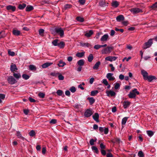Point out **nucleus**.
Wrapping results in <instances>:
<instances>
[{
  "label": "nucleus",
  "instance_id": "22",
  "mask_svg": "<svg viewBox=\"0 0 157 157\" xmlns=\"http://www.w3.org/2000/svg\"><path fill=\"white\" fill-rule=\"evenodd\" d=\"M34 9L33 6L31 5H28L26 8L25 10L27 12H29L33 10Z\"/></svg>",
  "mask_w": 157,
  "mask_h": 157
},
{
  "label": "nucleus",
  "instance_id": "1",
  "mask_svg": "<svg viewBox=\"0 0 157 157\" xmlns=\"http://www.w3.org/2000/svg\"><path fill=\"white\" fill-rule=\"evenodd\" d=\"M153 44L152 39H150L146 42L143 45L142 48L144 49H146L150 47Z\"/></svg>",
  "mask_w": 157,
  "mask_h": 157
},
{
  "label": "nucleus",
  "instance_id": "15",
  "mask_svg": "<svg viewBox=\"0 0 157 157\" xmlns=\"http://www.w3.org/2000/svg\"><path fill=\"white\" fill-rule=\"evenodd\" d=\"M53 64L52 63L47 62L42 65V67L43 68H46Z\"/></svg>",
  "mask_w": 157,
  "mask_h": 157
},
{
  "label": "nucleus",
  "instance_id": "10",
  "mask_svg": "<svg viewBox=\"0 0 157 157\" xmlns=\"http://www.w3.org/2000/svg\"><path fill=\"white\" fill-rule=\"evenodd\" d=\"M92 114V113L90 109H87L85 112L84 116L85 117H90Z\"/></svg>",
  "mask_w": 157,
  "mask_h": 157
},
{
  "label": "nucleus",
  "instance_id": "30",
  "mask_svg": "<svg viewBox=\"0 0 157 157\" xmlns=\"http://www.w3.org/2000/svg\"><path fill=\"white\" fill-rule=\"evenodd\" d=\"M128 118V117H125L122 119L121 122L122 125H124L126 124Z\"/></svg>",
  "mask_w": 157,
  "mask_h": 157
},
{
  "label": "nucleus",
  "instance_id": "41",
  "mask_svg": "<svg viewBox=\"0 0 157 157\" xmlns=\"http://www.w3.org/2000/svg\"><path fill=\"white\" fill-rule=\"evenodd\" d=\"M147 133L148 135L150 136H152L154 134L153 132L151 131H147Z\"/></svg>",
  "mask_w": 157,
  "mask_h": 157
},
{
  "label": "nucleus",
  "instance_id": "64",
  "mask_svg": "<svg viewBox=\"0 0 157 157\" xmlns=\"http://www.w3.org/2000/svg\"><path fill=\"white\" fill-rule=\"evenodd\" d=\"M119 78L121 80H123L124 78V76L122 74H120L119 76Z\"/></svg>",
  "mask_w": 157,
  "mask_h": 157
},
{
  "label": "nucleus",
  "instance_id": "27",
  "mask_svg": "<svg viewBox=\"0 0 157 157\" xmlns=\"http://www.w3.org/2000/svg\"><path fill=\"white\" fill-rule=\"evenodd\" d=\"M93 34V32L92 30H90L89 32H86L85 34V36L87 37H90Z\"/></svg>",
  "mask_w": 157,
  "mask_h": 157
},
{
  "label": "nucleus",
  "instance_id": "47",
  "mask_svg": "<svg viewBox=\"0 0 157 157\" xmlns=\"http://www.w3.org/2000/svg\"><path fill=\"white\" fill-rule=\"evenodd\" d=\"M138 155L139 157H143L144 155L142 151H139L138 153Z\"/></svg>",
  "mask_w": 157,
  "mask_h": 157
},
{
  "label": "nucleus",
  "instance_id": "38",
  "mask_svg": "<svg viewBox=\"0 0 157 157\" xmlns=\"http://www.w3.org/2000/svg\"><path fill=\"white\" fill-rule=\"evenodd\" d=\"M107 4H108V3H106L103 1H101L99 3L100 5L102 7L107 6Z\"/></svg>",
  "mask_w": 157,
  "mask_h": 157
},
{
  "label": "nucleus",
  "instance_id": "59",
  "mask_svg": "<svg viewBox=\"0 0 157 157\" xmlns=\"http://www.w3.org/2000/svg\"><path fill=\"white\" fill-rule=\"evenodd\" d=\"M120 86V84L119 83H116L115 85L114 88L115 89H117L119 88Z\"/></svg>",
  "mask_w": 157,
  "mask_h": 157
},
{
  "label": "nucleus",
  "instance_id": "20",
  "mask_svg": "<svg viewBox=\"0 0 157 157\" xmlns=\"http://www.w3.org/2000/svg\"><path fill=\"white\" fill-rule=\"evenodd\" d=\"M99 115L97 113H96L93 116V117L94 119L96 121L98 122V121Z\"/></svg>",
  "mask_w": 157,
  "mask_h": 157
},
{
  "label": "nucleus",
  "instance_id": "17",
  "mask_svg": "<svg viewBox=\"0 0 157 157\" xmlns=\"http://www.w3.org/2000/svg\"><path fill=\"white\" fill-rule=\"evenodd\" d=\"M156 78L154 76L149 75L147 76L146 80H147L149 82H151L153 80L155 79Z\"/></svg>",
  "mask_w": 157,
  "mask_h": 157
},
{
  "label": "nucleus",
  "instance_id": "35",
  "mask_svg": "<svg viewBox=\"0 0 157 157\" xmlns=\"http://www.w3.org/2000/svg\"><path fill=\"white\" fill-rule=\"evenodd\" d=\"M87 99L89 100L90 104L91 105L93 104L95 102V100L93 97L88 98Z\"/></svg>",
  "mask_w": 157,
  "mask_h": 157
},
{
  "label": "nucleus",
  "instance_id": "13",
  "mask_svg": "<svg viewBox=\"0 0 157 157\" xmlns=\"http://www.w3.org/2000/svg\"><path fill=\"white\" fill-rule=\"evenodd\" d=\"M111 142L113 143H116L117 144H119L121 142H122L121 141L120 139L117 138H115L113 139L112 140H111Z\"/></svg>",
  "mask_w": 157,
  "mask_h": 157
},
{
  "label": "nucleus",
  "instance_id": "60",
  "mask_svg": "<svg viewBox=\"0 0 157 157\" xmlns=\"http://www.w3.org/2000/svg\"><path fill=\"white\" fill-rule=\"evenodd\" d=\"M101 48V45L98 44L94 46V48L96 49H98Z\"/></svg>",
  "mask_w": 157,
  "mask_h": 157
},
{
  "label": "nucleus",
  "instance_id": "61",
  "mask_svg": "<svg viewBox=\"0 0 157 157\" xmlns=\"http://www.w3.org/2000/svg\"><path fill=\"white\" fill-rule=\"evenodd\" d=\"M5 97V95L4 94H0V98L2 99H4Z\"/></svg>",
  "mask_w": 157,
  "mask_h": 157
},
{
  "label": "nucleus",
  "instance_id": "28",
  "mask_svg": "<svg viewBox=\"0 0 157 157\" xmlns=\"http://www.w3.org/2000/svg\"><path fill=\"white\" fill-rule=\"evenodd\" d=\"M26 4L25 3L19 4L18 6V8L20 10H23L26 6Z\"/></svg>",
  "mask_w": 157,
  "mask_h": 157
},
{
  "label": "nucleus",
  "instance_id": "29",
  "mask_svg": "<svg viewBox=\"0 0 157 157\" xmlns=\"http://www.w3.org/2000/svg\"><path fill=\"white\" fill-rule=\"evenodd\" d=\"M77 63L80 66H83L84 64V61L82 59H80L78 61Z\"/></svg>",
  "mask_w": 157,
  "mask_h": 157
},
{
  "label": "nucleus",
  "instance_id": "6",
  "mask_svg": "<svg viewBox=\"0 0 157 157\" xmlns=\"http://www.w3.org/2000/svg\"><path fill=\"white\" fill-rule=\"evenodd\" d=\"M6 10L9 11L14 12L16 10V7L15 6H12L9 5L6 7Z\"/></svg>",
  "mask_w": 157,
  "mask_h": 157
},
{
  "label": "nucleus",
  "instance_id": "23",
  "mask_svg": "<svg viewBox=\"0 0 157 157\" xmlns=\"http://www.w3.org/2000/svg\"><path fill=\"white\" fill-rule=\"evenodd\" d=\"M101 63L100 61L97 62L94 65V66L93 67V69L94 70H97L98 69V67L100 65Z\"/></svg>",
  "mask_w": 157,
  "mask_h": 157
},
{
  "label": "nucleus",
  "instance_id": "34",
  "mask_svg": "<svg viewBox=\"0 0 157 157\" xmlns=\"http://www.w3.org/2000/svg\"><path fill=\"white\" fill-rule=\"evenodd\" d=\"M17 136L19 138H21L23 140H24L25 139V138L22 136L20 132L19 131H17Z\"/></svg>",
  "mask_w": 157,
  "mask_h": 157
},
{
  "label": "nucleus",
  "instance_id": "2",
  "mask_svg": "<svg viewBox=\"0 0 157 157\" xmlns=\"http://www.w3.org/2000/svg\"><path fill=\"white\" fill-rule=\"evenodd\" d=\"M131 12L134 14H136L140 13H142L143 10L142 9L138 8H134L129 10Z\"/></svg>",
  "mask_w": 157,
  "mask_h": 157
},
{
  "label": "nucleus",
  "instance_id": "3",
  "mask_svg": "<svg viewBox=\"0 0 157 157\" xmlns=\"http://www.w3.org/2000/svg\"><path fill=\"white\" fill-rule=\"evenodd\" d=\"M113 49V47H107L102 50L101 53L102 54H107L109 53L112 52Z\"/></svg>",
  "mask_w": 157,
  "mask_h": 157
},
{
  "label": "nucleus",
  "instance_id": "40",
  "mask_svg": "<svg viewBox=\"0 0 157 157\" xmlns=\"http://www.w3.org/2000/svg\"><path fill=\"white\" fill-rule=\"evenodd\" d=\"M71 6L72 5H71L69 4H67L64 5V8L65 10H66L71 8Z\"/></svg>",
  "mask_w": 157,
  "mask_h": 157
},
{
  "label": "nucleus",
  "instance_id": "33",
  "mask_svg": "<svg viewBox=\"0 0 157 157\" xmlns=\"http://www.w3.org/2000/svg\"><path fill=\"white\" fill-rule=\"evenodd\" d=\"M94 57L93 55L92 54L89 55L88 57V60L89 62H91L93 60Z\"/></svg>",
  "mask_w": 157,
  "mask_h": 157
},
{
  "label": "nucleus",
  "instance_id": "49",
  "mask_svg": "<svg viewBox=\"0 0 157 157\" xmlns=\"http://www.w3.org/2000/svg\"><path fill=\"white\" fill-rule=\"evenodd\" d=\"M56 93L58 95L61 96L63 94V92L62 90H57L56 92Z\"/></svg>",
  "mask_w": 157,
  "mask_h": 157
},
{
  "label": "nucleus",
  "instance_id": "45",
  "mask_svg": "<svg viewBox=\"0 0 157 157\" xmlns=\"http://www.w3.org/2000/svg\"><path fill=\"white\" fill-rule=\"evenodd\" d=\"M58 40H55L53 41H52V44H53L55 46H57L58 45Z\"/></svg>",
  "mask_w": 157,
  "mask_h": 157
},
{
  "label": "nucleus",
  "instance_id": "12",
  "mask_svg": "<svg viewBox=\"0 0 157 157\" xmlns=\"http://www.w3.org/2000/svg\"><path fill=\"white\" fill-rule=\"evenodd\" d=\"M109 35L108 34H105L103 35L100 39L101 41H105L107 40L109 38Z\"/></svg>",
  "mask_w": 157,
  "mask_h": 157
},
{
  "label": "nucleus",
  "instance_id": "32",
  "mask_svg": "<svg viewBox=\"0 0 157 157\" xmlns=\"http://www.w3.org/2000/svg\"><path fill=\"white\" fill-rule=\"evenodd\" d=\"M93 151L94 152L96 153L97 154L98 153V149L97 147L95 146H92L91 147Z\"/></svg>",
  "mask_w": 157,
  "mask_h": 157
},
{
  "label": "nucleus",
  "instance_id": "37",
  "mask_svg": "<svg viewBox=\"0 0 157 157\" xmlns=\"http://www.w3.org/2000/svg\"><path fill=\"white\" fill-rule=\"evenodd\" d=\"M151 8L153 10H156L157 9V2H156L153 4L151 6Z\"/></svg>",
  "mask_w": 157,
  "mask_h": 157
},
{
  "label": "nucleus",
  "instance_id": "25",
  "mask_svg": "<svg viewBox=\"0 0 157 157\" xmlns=\"http://www.w3.org/2000/svg\"><path fill=\"white\" fill-rule=\"evenodd\" d=\"M128 96L130 98H135L136 97V94L132 91L128 94Z\"/></svg>",
  "mask_w": 157,
  "mask_h": 157
},
{
  "label": "nucleus",
  "instance_id": "53",
  "mask_svg": "<svg viewBox=\"0 0 157 157\" xmlns=\"http://www.w3.org/2000/svg\"><path fill=\"white\" fill-rule=\"evenodd\" d=\"M132 91L133 92V93H135L136 95H138L139 94V92L137 91L136 89L134 88V89L132 90Z\"/></svg>",
  "mask_w": 157,
  "mask_h": 157
},
{
  "label": "nucleus",
  "instance_id": "57",
  "mask_svg": "<svg viewBox=\"0 0 157 157\" xmlns=\"http://www.w3.org/2000/svg\"><path fill=\"white\" fill-rule=\"evenodd\" d=\"M70 90L71 91V92L72 93H74L76 91V89L75 87L72 86Z\"/></svg>",
  "mask_w": 157,
  "mask_h": 157
},
{
  "label": "nucleus",
  "instance_id": "26",
  "mask_svg": "<svg viewBox=\"0 0 157 157\" xmlns=\"http://www.w3.org/2000/svg\"><path fill=\"white\" fill-rule=\"evenodd\" d=\"M85 52H78L76 54V56L78 57L81 58L84 56Z\"/></svg>",
  "mask_w": 157,
  "mask_h": 157
},
{
  "label": "nucleus",
  "instance_id": "11",
  "mask_svg": "<svg viewBox=\"0 0 157 157\" xmlns=\"http://www.w3.org/2000/svg\"><path fill=\"white\" fill-rule=\"evenodd\" d=\"M130 104V102L128 101H125L123 103V107L124 109H126L128 107Z\"/></svg>",
  "mask_w": 157,
  "mask_h": 157
},
{
  "label": "nucleus",
  "instance_id": "16",
  "mask_svg": "<svg viewBox=\"0 0 157 157\" xmlns=\"http://www.w3.org/2000/svg\"><path fill=\"white\" fill-rule=\"evenodd\" d=\"M119 5V3L116 1H113L111 3L112 6L114 8H117Z\"/></svg>",
  "mask_w": 157,
  "mask_h": 157
},
{
  "label": "nucleus",
  "instance_id": "31",
  "mask_svg": "<svg viewBox=\"0 0 157 157\" xmlns=\"http://www.w3.org/2000/svg\"><path fill=\"white\" fill-rule=\"evenodd\" d=\"M13 76L17 79H19L21 77V75L20 73H14L13 74Z\"/></svg>",
  "mask_w": 157,
  "mask_h": 157
},
{
  "label": "nucleus",
  "instance_id": "8",
  "mask_svg": "<svg viewBox=\"0 0 157 157\" xmlns=\"http://www.w3.org/2000/svg\"><path fill=\"white\" fill-rule=\"evenodd\" d=\"M106 94L107 96L108 97L110 96L111 97L113 96H115L116 94L115 92L112 90H106Z\"/></svg>",
  "mask_w": 157,
  "mask_h": 157
},
{
  "label": "nucleus",
  "instance_id": "7",
  "mask_svg": "<svg viewBox=\"0 0 157 157\" xmlns=\"http://www.w3.org/2000/svg\"><path fill=\"white\" fill-rule=\"evenodd\" d=\"M113 74L111 73H109L107 74L106 77L109 81H113L115 79V78L113 76Z\"/></svg>",
  "mask_w": 157,
  "mask_h": 157
},
{
  "label": "nucleus",
  "instance_id": "24",
  "mask_svg": "<svg viewBox=\"0 0 157 157\" xmlns=\"http://www.w3.org/2000/svg\"><path fill=\"white\" fill-rule=\"evenodd\" d=\"M13 33L14 35L16 36H18L20 35L21 32L17 30H13Z\"/></svg>",
  "mask_w": 157,
  "mask_h": 157
},
{
  "label": "nucleus",
  "instance_id": "56",
  "mask_svg": "<svg viewBox=\"0 0 157 157\" xmlns=\"http://www.w3.org/2000/svg\"><path fill=\"white\" fill-rule=\"evenodd\" d=\"M96 142V140L93 139H91L90 141V144L91 145H93L94 144V142Z\"/></svg>",
  "mask_w": 157,
  "mask_h": 157
},
{
  "label": "nucleus",
  "instance_id": "46",
  "mask_svg": "<svg viewBox=\"0 0 157 157\" xmlns=\"http://www.w3.org/2000/svg\"><path fill=\"white\" fill-rule=\"evenodd\" d=\"M76 20L80 22H82L84 21L83 18L80 17H76Z\"/></svg>",
  "mask_w": 157,
  "mask_h": 157
},
{
  "label": "nucleus",
  "instance_id": "55",
  "mask_svg": "<svg viewBox=\"0 0 157 157\" xmlns=\"http://www.w3.org/2000/svg\"><path fill=\"white\" fill-rule=\"evenodd\" d=\"M57 122V120L55 119H52V120H51L49 122L50 124H54L56 123Z\"/></svg>",
  "mask_w": 157,
  "mask_h": 157
},
{
  "label": "nucleus",
  "instance_id": "43",
  "mask_svg": "<svg viewBox=\"0 0 157 157\" xmlns=\"http://www.w3.org/2000/svg\"><path fill=\"white\" fill-rule=\"evenodd\" d=\"M38 95L40 98H43L44 97L45 94L43 92H40L39 93Z\"/></svg>",
  "mask_w": 157,
  "mask_h": 157
},
{
  "label": "nucleus",
  "instance_id": "36",
  "mask_svg": "<svg viewBox=\"0 0 157 157\" xmlns=\"http://www.w3.org/2000/svg\"><path fill=\"white\" fill-rule=\"evenodd\" d=\"M64 43L63 41H61L58 43V46L60 48H62L64 47Z\"/></svg>",
  "mask_w": 157,
  "mask_h": 157
},
{
  "label": "nucleus",
  "instance_id": "19",
  "mask_svg": "<svg viewBox=\"0 0 157 157\" xmlns=\"http://www.w3.org/2000/svg\"><path fill=\"white\" fill-rule=\"evenodd\" d=\"M141 74L143 75L144 79H146V78L148 76V73L146 71L143 70L141 71Z\"/></svg>",
  "mask_w": 157,
  "mask_h": 157
},
{
  "label": "nucleus",
  "instance_id": "39",
  "mask_svg": "<svg viewBox=\"0 0 157 157\" xmlns=\"http://www.w3.org/2000/svg\"><path fill=\"white\" fill-rule=\"evenodd\" d=\"M98 93V92L97 90L92 91L91 92V95L92 96H94L97 94Z\"/></svg>",
  "mask_w": 157,
  "mask_h": 157
},
{
  "label": "nucleus",
  "instance_id": "54",
  "mask_svg": "<svg viewBox=\"0 0 157 157\" xmlns=\"http://www.w3.org/2000/svg\"><path fill=\"white\" fill-rule=\"evenodd\" d=\"M29 68L31 70H36V67L33 65H30L29 66Z\"/></svg>",
  "mask_w": 157,
  "mask_h": 157
},
{
  "label": "nucleus",
  "instance_id": "63",
  "mask_svg": "<svg viewBox=\"0 0 157 157\" xmlns=\"http://www.w3.org/2000/svg\"><path fill=\"white\" fill-rule=\"evenodd\" d=\"M44 32V30L43 29H40L39 30V33L40 35H41Z\"/></svg>",
  "mask_w": 157,
  "mask_h": 157
},
{
  "label": "nucleus",
  "instance_id": "58",
  "mask_svg": "<svg viewBox=\"0 0 157 157\" xmlns=\"http://www.w3.org/2000/svg\"><path fill=\"white\" fill-rule=\"evenodd\" d=\"M59 74V73L58 72H52L51 73V75L53 76H57V75Z\"/></svg>",
  "mask_w": 157,
  "mask_h": 157
},
{
  "label": "nucleus",
  "instance_id": "52",
  "mask_svg": "<svg viewBox=\"0 0 157 157\" xmlns=\"http://www.w3.org/2000/svg\"><path fill=\"white\" fill-rule=\"evenodd\" d=\"M8 53L9 55L11 56H13L15 55V53L11 51L10 50L8 51Z\"/></svg>",
  "mask_w": 157,
  "mask_h": 157
},
{
  "label": "nucleus",
  "instance_id": "51",
  "mask_svg": "<svg viewBox=\"0 0 157 157\" xmlns=\"http://www.w3.org/2000/svg\"><path fill=\"white\" fill-rule=\"evenodd\" d=\"M102 83L105 86H107L108 85V83L105 79H103L102 81Z\"/></svg>",
  "mask_w": 157,
  "mask_h": 157
},
{
  "label": "nucleus",
  "instance_id": "18",
  "mask_svg": "<svg viewBox=\"0 0 157 157\" xmlns=\"http://www.w3.org/2000/svg\"><path fill=\"white\" fill-rule=\"evenodd\" d=\"M66 64L65 62H63L62 60H60L59 61V63L57 64V65L59 67H64Z\"/></svg>",
  "mask_w": 157,
  "mask_h": 157
},
{
  "label": "nucleus",
  "instance_id": "4",
  "mask_svg": "<svg viewBox=\"0 0 157 157\" xmlns=\"http://www.w3.org/2000/svg\"><path fill=\"white\" fill-rule=\"evenodd\" d=\"M7 80L8 83L11 85L14 84L17 82V81L12 76L8 77Z\"/></svg>",
  "mask_w": 157,
  "mask_h": 157
},
{
  "label": "nucleus",
  "instance_id": "44",
  "mask_svg": "<svg viewBox=\"0 0 157 157\" xmlns=\"http://www.w3.org/2000/svg\"><path fill=\"white\" fill-rule=\"evenodd\" d=\"M81 45L82 46L84 47H89L90 46V44L88 43H82L81 44Z\"/></svg>",
  "mask_w": 157,
  "mask_h": 157
},
{
  "label": "nucleus",
  "instance_id": "42",
  "mask_svg": "<svg viewBox=\"0 0 157 157\" xmlns=\"http://www.w3.org/2000/svg\"><path fill=\"white\" fill-rule=\"evenodd\" d=\"M29 134L30 136L33 137L35 135L36 133L34 131L32 130L30 131Z\"/></svg>",
  "mask_w": 157,
  "mask_h": 157
},
{
  "label": "nucleus",
  "instance_id": "5",
  "mask_svg": "<svg viewBox=\"0 0 157 157\" xmlns=\"http://www.w3.org/2000/svg\"><path fill=\"white\" fill-rule=\"evenodd\" d=\"M56 32L61 37H63L64 35V31L61 28H59L55 29Z\"/></svg>",
  "mask_w": 157,
  "mask_h": 157
},
{
  "label": "nucleus",
  "instance_id": "21",
  "mask_svg": "<svg viewBox=\"0 0 157 157\" xmlns=\"http://www.w3.org/2000/svg\"><path fill=\"white\" fill-rule=\"evenodd\" d=\"M124 17L123 15H120L119 16H117L116 17V20L118 21H123L124 20Z\"/></svg>",
  "mask_w": 157,
  "mask_h": 157
},
{
  "label": "nucleus",
  "instance_id": "14",
  "mask_svg": "<svg viewBox=\"0 0 157 157\" xmlns=\"http://www.w3.org/2000/svg\"><path fill=\"white\" fill-rule=\"evenodd\" d=\"M10 70L13 73L17 70V68L15 64H12L10 66Z\"/></svg>",
  "mask_w": 157,
  "mask_h": 157
},
{
  "label": "nucleus",
  "instance_id": "50",
  "mask_svg": "<svg viewBox=\"0 0 157 157\" xmlns=\"http://www.w3.org/2000/svg\"><path fill=\"white\" fill-rule=\"evenodd\" d=\"M58 75H59L58 76V77L59 79L60 80H63L64 78V76L62 75L60 73H59V74Z\"/></svg>",
  "mask_w": 157,
  "mask_h": 157
},
{
  "label": "nucleus",
  "instance_id": "48",
  "mask_svg": "<svg viewBox=\"0 0 157 157\" xmlns=\"http://www.w3.org/2000/svg\"><path fill=\"white\" fill-rule=\"evenodd\" d=\"M22 78L25 79L27 80L29 78V76L25 74H24L22 75Z\"/></svg>",
  "mask_w": 157,
  "mask_h": 157
},
{
  "label": "nucleus",
  "instance_id": "62",
  "mask_svg": "<svg viewBox=\"0 0 157 157\" xmlns=\"http://www.w3.org/2000/svg\"><path fill=\"white\" fill-rule=\"evenodd\" d=\"M78 2L80 4L83 5L85 3V0H79Z\"/></svg>",
  "mask_w": 157,
  "mask_h": 157
},
{
  "label": "nucleus",
  "instance_id": "9",
  "mask_svg": "<svg viewBox=\"0 0 157 157\" xmlns=\"http://www.w3.org/2000/svg\"><path fill=\"white\" fill-rule=\"evenodd\" d=\"M117 58V57L116 56H109L106 57L105 58V60L107 61L112 62L113 61L115 60Z\"/></svg>",
  "mask_w": 157,
  "mask_h": 157
}]
</instances>
